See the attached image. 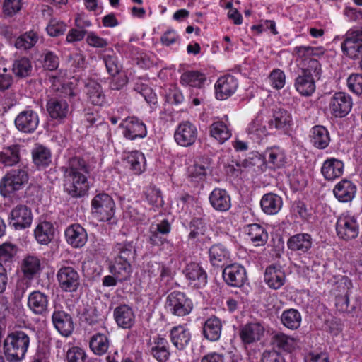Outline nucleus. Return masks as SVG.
<instances>
[{
    "label": "nucleus",
    "mask_w": 362,
    "mask_h": 362,
    "mask_svg": "<svg viewBox=\"0 0 362 362\" xmlns=\"http://www.w3.org/2000/svg\"><path fill=\"white\" fill-rule=\"evenodd\" d=\"M65 191L72 197L85 196L89 189V167L86 160L74 157L63 168Z\"/></svg>",
    "instance_id": "obj_1"
},
{
    "label": "nucleus",
    "mask_w": 362,
    "mask_h": 362,
    "mask_svg": "<svg viewBox=\"0 0 362 362\" xmlns=\"http://www.w3.org/2000/svg\"><path fill=\"white\" fill-rule=\"evenodd\" d=\"M325 52L323 47L296 46L293 49V54L299 62L302 74L320 80L322 73V66L313 57H320Z\"/></svg>",
    "instance_id": "obj_2"
},
{
    "label": "nucleus",
    "mask_w": 362,
    "mask_h": 362,
    "mask_svg": "<svg viewBox=\"0 0 362 362\" xmlns=\"http://www.w3.org/2000/svg\"><path fill=\"white\" fill-rule=\"evenodd\" d=\"M30 337L23 331L9 333L4 341V354L7 361L17 362L23 360L30 346Z\"/></svg>",
    "instance_id": "obj_3"
},
{
    "label": "nucleus",
    "mask_w": 362,
    "mask_h": 362,
    "mask_svg": "<svg viewBox=\"0 0 362 362\" xmlns=\"http://www.w3.org/2000/svg\"><path fill=\"white\" fill-rule=\"evenodd\" d=\"M29 176L24 169H12L8 171L0 182V192L4 196L23 189L28 183Z\"/></svg>",
    "instance_id": "obj_4"
},
{
    "label": "nucleus",
    "mask_w": 362,
    "mask_h": 362,
    "mask_svg": "<svg viewBox=\"0 0 362 362\" xmlns=\"http://www.w3.org/2000/svg\"><path fill=\"white\" fill-rule=\"evenodd\" d=\"M335 227L337 236L346 241L356 238L359 234L360 225L358 218L349 212L338 217Z\"/></svg>",
    "instance_id": "obj_5"
},
{
    "label": "nucleus",
    "mask_w": 362,
    "mask_h": 362,
    "mask_svg": "<svg viewBox=\"0 0 362 362\" xmlns=\"http://www.w3.org/2000/svg\"><path fill=\"white\" fill-rule=\"evenodd\" d=\"M165 306L168 312L175 316H185L193 309L192 300L184 293L177 291L168 294Z\"/></svg>",
    "instance_id": "obj_6"
},
{
    "label": "nucleus",
    "mask_w": 362,
    "mask_h": 362,
    "mask_svg": "<svg viewBox=\"0 0 362 362\" xmlns=\"http://www.w3.org/2000/svg\"><path fill=\"white\" fill-rule=\"evenodd\" d=\"M92 214L100 221H110L115 214V202L107 194H98L91 201Z\"/></svg>",
    "instance_id": "obj_7"
},
{
    "label": "nucleus",
    "mask_w": 362,
    "mask_h": 362,
    "mask_svg": "<svg viewBox=\"0 0 362 362\" xmlns=\"http://www.w3.org/2000/svg\"><path fill=\"white\" fill-rule=\"evenodd\" d=\"M327 110L332 117L341 118L347 115L352 108L351 96L344 92L332 95L327 103Z\"/></svg>",
    "instance_id": "obj_8"
},
{
    "label": "nucleus",
    "mask_w": 362,
    "mask_h": 362,
    "mask_svg": "<svg viewBox=\"0 0 362 362\" xmlns=\"http://www.w3.org/2000/svg\"><path fill=\"white\" fill-rule=\"evenodd\" d=\"M341 49L350 58L362 57V28L351 30L346 33Z\"/></svg>",
    "instance_id": "obj_9"
},
{
    "label": "nucleus",
    "mask_w": 362,
    "mask_h": 362,
    "mask_svg": "<svg viewBox=\"0 0 362 362\" xmlns=\"http://www.w3.org/2000/svg\"><path fill=\"white\" fill-rule=\"evenodd\" d=\"M198 131L190 122L185 121L179 124L174 134L176 143L184 147L192 146L197 140Z\"/></svg>",
    "instance_id": "obj_10"
},
{
    "label": "nucleus",
    "mask_w": 362,
    "mask_h": 362,
    "mask_svg": "<svg viewBox=\"0 0 362 362\" xmlns=\"http://www.w3.org/2000/svg\"><path fill=\"white\" fill-rule=\"evenodd\" d=\"M120 126L123 129V136L129 140L143 139L147 135L145 124L135 117H128L122 121Z\"/></svg>",
    "instance_id": "obj_11"
},
{
    "label": "nucleus",
    "mask_w": 362,
    "mask_h": 362,
    "mask_svg": "<svg viewBox=\"0 0 362 362\" xmlns=\"http://www.w3.org/2000/svg\"><path fill=\"white\" fill-rule=\"evenodd\" d=\"M60 288L66 292L77 290L80 284V277L77 271L71 267H61L57 274Z\"/></svg>",
    "instance_id": "obj_12"
},
{
    "label": "nucleus",
    "mask_w": 362,
    "mask_h": 362,
    "mask_svg": "<svg viewBox=\"0 0 362 362\" xmlns=\"http://www.w3.org/2000/svg\"><path fill=\"white\" fill-rule=\"evenodd\" d=\"M8 221L9 225L16 230L30 227L33 221L31 210L25 205H18L11 210Z\"/></svg>",
    "instance_id": "obj_13"
},
{
    "label": "nucleus",
    "mask_w": 362,
    "mask_h": 362,
    "mask_svg": "<svg viewBox=\"0 0 362 362\" xmlns=\"http://www.w3.org/2000/svg\"><path fill=\"white\" fill-rule=\"evenodd\" d=\"M183 274L189 286L194 288H202L207 283V274L204 269L196 262L187 264Z\"/></svg>",
    "instance_id": "obj_14"
},
{
    "label": "nucleus",
    "mask_w": 362,
    "mask_h": 362,
    "mask_svg": "<svg viewBox=\"0 0 362 362\" xmlns=\"http://www.w3.org/2000/svg\"><path fill=\"white\" fill-rule=\"evenodd\" d=\"M39 124V117L37 112L32 110L21 112L15 119L16 128L24 133L33 132Z\"/></svg>",
    "instance_id": "obj_15"
},
{
    "label": "nucleus",
    "mask_w": 362,
    "mask_h": 362,
    "mask_svg": "<svg viewBox=\"0 0 362 362\" xmlns=\"http://www.w3.org/2000/svg\"><path fill=\"white\" fill-rule=\"evenodd\" d=\"M122 160L126 167L135 175H141L146 170V157L142 152L138 150L124 152Z\"/></svg>",
    "instance_id": "obj_16"
},
{
    "label": "nucleus",
    "mask_w": 362,
    "mask_h": 362,
    "mask_svg": "<svg viewBox=\"0 0 362 362\" xmlns=\"http://www.w3.org/2000/svg\"><path fill=\"white\" fill-rule=\"evenodd\" d=\"M223 277L228 285L236 287L243 286L247 280L245 269L238 264L226 267L223 271Z\"/></svg>",
    "instance_id": "obj_17"
},
{
    "label": "nucleus",
    "mask_w": 362,
    "mask_h": 362,
    "mask_svg": "<svg viewBox=\"0 0 362 362\" xmlns=\"http://www.w3.org/2000/svg\"><path fill=\"white\" fill-rule=\"evenodd\" d=\"M238 81L230 75L220 77L215 84L216 97L223 100L231 96L237 90Z\"/></svg>",
    "instance_id": "obj_18"
},
{
    "label": "nucleus",
    "mask_w": 362,
    "mask_h": 362,
    "mask_svg": "<svg viewBox=\"0 0 362 362\" xmlns=\"http://www.w3.org/2000/svg\"><path fill=\"white\" fill-rule=\"evenodd\" d=\"M64 233L66 242L74 248L82 247L88 240L86 230L79 224L69 226Z\"/></svg>",
    "instance_id": "obj_19"
},
{
    "label": "nucleus",
    "mask_w": 362,
    "mask_h": 362,
    "mask_svg": "<svg viewBox=\"0 0 362 362\" xmlns=\"http://www.w3.org/2000/svg\"><path fill=\"white\" fill-rule=\"evenodd\" d=\"M264 333V327L260 323L254 322L242 327L239 335L244 344H250L260 340Z\"/></svg>",
    "instance_id": "obj_20"
},
{
    "label": "nucleus",
    "mask_w": 362,
    "mask_h": 362,
    "mask_svg": "<svg viewBox=\"0 0 362 362\" xmlns=\"http://www.w3.org/2000/svg\"><path fill=\"white\" fill-rule=\"evenodd\" d=\"M52 318L54 327L62 336L68 337L72 333V319L63 310H54Z\"/></svg>",
    "instance_id": "obj_21"
},
{
    "label": "nucleus",
    "mask_w": 362,
    "mask_h": 362,
    "mask_svg": "<svg viewBox=\"0 0 362 362\" xmlns=\"http://www.w3.org/2000/svg\"><path fill=\"white\" fill-rule=\"evenodd\" d=\"M356 192V185L346 179L339 181L333 189L334 197L341 202L351 201L355 197Z\"/></svg>",
    "instance_id": "obj_22"
},
{
    "label": "nucleus",
    "mask_w": 362,
    "mask_h": 362,
    "mask_svg": "<svg viewBox=\"0 0 362 362\" xmlns=\"http://www.w3.org/2000/svg\"><path fill=\"white\" fill-rule=\"evenodd\" d=\"M48 297L39 291H33L28 296V306L36 315H44L48 309Z\"/></svg>",
    "instance_id": "obj_23"
},
{
    "label": "nucleus",
    "mask_w": 362,
    "mask_h": 362,
    "mask_svg": "<svg viewBox=\"0 0 362 362\" xmlns=\"http://www.w3.org/2000/svg\"><path fill=\"white\" fill-rule=\"evenodd\" d=\"M211 206L218 211H227L231 206L230 197L228 192L222 189L216 188L209 194Z\"/></svg>",
    "instance_id": "obj_24"
},
{
    "label": "nucleus",
    "mask_w": 362,
    "mask_h": 362,
    "mask_svg": "<svg viewBox=\"0 0 362 362\" xmlns=\"http://www.w3.org/2000/svg\"><path fill=\"white\" fill-rule=\"evenodd\" d=\"M245 233L254 246H262L268 240V233L259 224L253 223L245 227Z\"/></svg>",
    "instance_id": "obj_25"
},
{
    "label": "nucleus",
    "mask_w": 362,
    "mask_h": 362,
    "mask_svg": "<svg viewBox=\"0 0 362 362\" xmlns=\"http://www.w3.org/2000/svg\"><path fill=\"white\" fill-rule=\"evenodd\" d=\"M344 163L337 159L330 158L326 160L321 168V173L327 180H335L342 175Z\"/></svg>",
    "instance_id": "obj_26"
},
{
    "label": "nucleus",
    "mask_w": 362,
    "mask_h": 362,
    "mask_svg": "<svg viewBox=\"0 0 362 362\" xmlns=\"http://www.w3.org/2000/svg\"><path fill=\"white\" fill-rule=\"evenodd\" d=\"M260 205L262 211L268 215L279 213L283 206L281 197L274 193H267L261 199Z\"/></svg>",
    "instance_id": "obj_27"
},
{
    "label": "nucleus",
    "mask_w": 362,
    "mask_h": 362,
    "mask_svg": "<svg viewBox=\"0 0 362 362\" xmlns=\"http://www.w3.org/2000/svg\"><path fill=\"white\" fill-rule=\"evenodd\" d=\"M272 342L276 347L289 353L300 347L298 339L282 332L275 334L272 337Z\"/></svg>",
    "instance_id": "obj_28"
},
{
    "label": "nucleus",
    "mask_w": 362,
    "mask_h": 362,
    "mask_svg": "<svg viewBox=\"0 0 362 362\" xmlns=\"http://www.w3.org/2000/svg\"><path fill=\"white\" fill-rule=\"evenodd\" d=\"M265 123L266 121L264 115L262 113H259L248 124L247 132L252 139H262L268 134Z\"/></svg>",
    "instance_id": "obj_29"
},
{
    "label": "nucleus",
    "mask_w": 362,
    "mask_h": 362,
    "mask_svg": "<svg viewBox=\"0 0 362 362\" xmlns=\"http://www.w3.org/2000/svg\"><path fill=\"white\" fill-rule=\"evenodd\" d=\"M265 283L273 289L280 288L285 282V274L279 267L269 266L264 272Z\"/></svg>",
    "instance_id": "obj_30"
},
{
    "label": "nucleus",
    "mask_w": 362,
    "mask_h": 362,
    "mask_svg": "<svg viewBox=\"0 0 362 362\" xmlns=\"http://www.w3.org/2000/svg\"><path fill=\"white\" fill-rule=\"evenodd\" d=\"M114 316L117 324L122 328L128 329L134 324V314L128 305L117 307L114 311Z\"/></svg>",
    "instance_id": "obj_31"
},
{
    "label": "nucleus",
    "mask_w": 362,
    "mask_h": 362,
    "mask_svg": "<svg viewBox=\"0 0 362 362\" xmlns=\"http://www.w3.org/2000/svg\"><path fill=\"white\" fill-rule=\"evenodd\" d=\"M288 247L293 251L303 253L308 252L312 246L311 236L308 233H299L291 236L287 242Z\"/></svg>",
    "instance_id": "obj_32"
},
{
    "label": "nucleus",
    "mask_w": 362,
    "mask_h": 362,
    "mask_svg": "<svg viewBox=\"0 0 362 362\" xmlns=\"http://www.w3.org/2000/svg\"><path fill=\"white\" fill-rule=\"evenodd\" d=\"M209 257L214 266H219L227 262L230 257V252L223 244L213 245L209 250Z\"/></svg>",
    "instance_id": "obj_33"
},
{
    "label": "nucleus",
    "mask_w": 362,
    "mask_h": 362,
    "mask_svg": "<svg viewBox=\"0 0 362 362\" xmlns=\"http://www.w3.org/2000/svg\"><path fill=\"white\" fill-rule=\"evenodd\" d=\"M85 92L88 100L95 105H102L105 101V97L100 85L93 80H89L86 82Z\"/></svg>",
    "instance_id": "obj_34"
},
{
    "label": "nucleus",
    "mask_w": 362,
    "mask_h": 362,
    "mask_svg": "<svg viewBox=\"0 0 362 362\" xmlns=\"http://www.w3.org/2000/svg\"><path fill=\"white\" fill-rule=\"evenodd\" d=\"M170 339L173 344L177 349L182 350L188 345L191 339V334L188 329L180 325L171 329Z\"/></svg>",
    "instance_id": "obj_35"
},
{
    "label": "nucleus",
    "mask_w": 362,
    "mask_h": 362,
    "mask_svg": "<svg viewBox=\"0 0 362 362\" xmlns=\"http://www.w3.org/2000/svg\"><path fill=\"white\" fill-rule=\"evenodd\" d=\"M310 141L316 148H325L330 141L328 130L321 125L313 127L310 132Z\"/></svg>",
    "instance_id": "obj_36"
},
{
    "label": "nucleus",
    "mask_w": 362,
    "mask_h": 362,
    "mask_svg": "<svg viewBox=\"0 0 362 362\" xmlns=\"http://www.w3.org/2000/svg\"><path fill=\"white\" fill-rule=\"evenodd\" d=\"M318 81L317 78L309 75L301 74L295 81V88L296 90L302 95L308 96L312 95L316 88L315 82Z\"/></svg>",
    "instance_id": "obj_37"
},
{
    "label": "nucleus",
    "mask_w": 362,
    "mask_h": 362,
    "mask_svg": "<svg viewBox=\"0 0 362 362\" xmlns=\"http://www.w3.org/2000/svg\"><path fill=\"white\" fill-rule=\"evenodd\" d=\"M151 351L157 361L160 362L166 361L170 356L168 341L160 337L155 338L151 344Z\"/></svg>",
    "instance_id": "obj_38"
},
{
    "label": "nucleus",
    "mask_w": 362,
    "mask_h": 362,
    "mask_svg": "<svg viewBox=\"0 0 362 362\" xmlns=\"http://www.w3.org/2000/svg\"><path fill=\"white\" fill-rule=\"evenodd\" d=\"M47 110L52 118L62 120L68 115L69 105L65 100L52 99L47 103Z\"/></svg>",
    "instance_id": "obj_39"
},
{
    "label": "nucleus",
    "mask_w": 362,
    "mask_h": 362,
    "mask_svg": "<svg viewBox=\"0 0 362 362\" xmlns=\"http://www.w3.org/2000/svg\"><path fill=\"white\" fill-rule=\"evenodd\" d=\"M221 330V321L216 317H209L204 325V335L211 341H217L220 338Z\"/></svg>",
    "instance_id": "obj_40"
},
{
    "label": "nucleus",
    "mask_w": 362,
    "mask_h": 362,
    "mask_svg": "<svg viewBox=\"0 0 362 362\" xmlns=\"http://www.w3.org/2000/svg\"><path fill=\"white\" fill-rule=\"evenodd\" d=\"M37 241L43 245L51 242L54 238V228L53 225L48 221H42L37 224L34 231Z\"/></svg>",
    "instance_id": "obj_41"
},
{
    "label": "nucleus",
    "mask_w": 362,
    "mask_h": 362,
    "mask_svg": "<svg viewBox=\"0 0 362 362\" xmlns=\"http://www.w3.org/2000/svg\"><path fill=\"white\" fill-rule=\"evenodd\" d=\"M20 161V148L18 145H11L3 148L0 151V163L5 167L16 165Z\"/></svg>",
    "instance_id": "obj_42"
},
{
    "label": "nucleus",
    "mask_w": 362,
    "mask_h": 362,
    "mask_svg": "<svg viewBox=\"0 0 362 362\" xmlns=\"http://www.w3.org/2000/svg\"><path fill=\"white\" fill-rule=\"evenodd\" d=\"M110 344V341L107 336L101 333L93 334L89 341L90 350L98 356L105 354L107 351Z\"/></svg>",
    "instance_id": "obj_43"
},
{
    "label": "nucleus",
    "mask_w": 362,
    "mask_h": 362,
    "mask_svg": "<svg viewBox=\"0 0 362 362\" xmlns=\"http://www.w3.org/2000/svg\"><path fill=\"white\" fill-rule=\"evenodd\" d=\"M264 159L270 168H281L286 163L285 152L279 147H272L264 152Z\"/></svg>",
    "instance_id": "obj_44"
},
{
    "label": "nucleus",
    "mask_w": 362,
    "mask_h": 362,
    "mask_svg": "<svg viewBox=\"0 0 362 362\" xmlns=\"http://www.w3.org/2000/svg\"><path fill=\"white\" fill-rule=\"evenodd\" d=\"M41 270V263L40 259L34 255L25 257L21 264V271L24 276L28 279H33L38 274Z\"/></svg>",
    "instance_id": "obj_45"
},
{
    "label": "nucleus",
    "mask_w": 362,
    "mask_h": 362,
    "mask_svg": "<svg viewBox=\"0 0 362 362\" xmlns=\"http://www.w3.org/2000/svg\"><path fill=\"white\" fill-rule=\"evenodd\" d=\"M206 81L205 75L198 71H187L180 79V83L186 87L202 88Z\"/></svg>",
    "instance_id": "obj_46"
},
{
    "label": "nucleus",
    "mask_w": 362,
    "mask_h": 362,
    "mask_svg": "<svg viewBox=\"0 0 362 362\" xmlns=\"http://www.w3.org/2000/svg\"><path fill=\"white\" fill-rule=\"evenodd\" d=\"M271 127L286 129L293 124V119L290 112L279 109L274 112L273 119L269 122Z\"/></svg>",
    "instance_id": "obj_47"
},
{
    "label": "nucleus",
    "mask_w": 362,
    "mask_h": 362,
    "mask_svg": "<svg viewBox=\"0 0 362 362\" xmlns=\"http://www.w3.org/2000/svg\"><path fill=\"white\" fill-rule=\"evenodd\" d=\"M190 230L189 238L192 241L205 243L206 240H209V238L205 234L206 228L201 219H193L190 224Z\"/></svg>",
    "instance_id": "obj_48"
},
{
    "label": "nucleus",
    "mask_w": 362,
    "mask_h": 362,
    "mask_svg": "<svg viewBox=\"0 0 362 362\" xmlns=\"http://www.w3.org/2000/svg\"><path fill=\"white\" fill-rule=\"evenodd\" d=\"M210 134L221 144L225 142L231 136V132L227 124L222 121L214 122L211 125Z\"/></svg>",
    "instance_id": "obj_49"
},
{
    "label": "nucleus",
    "mask_w": 362,
    "mask_h": 362,
    "mask_svg": "<svg viewBox=\"0 0 362 362\" xmlns=\"http://www.w3.org/2000/svg\"><path fill=\"white\" fill-rule=\"evenodd\" d=\"M283 325L290 329H296L301 323V315L296 309H288L283 312L281 316Z\"/></svg>",
    "instance_id": "obj_50"
},
{
    "label": "nucleus",
    "mask_w": 362,
    "mask_h": 362,
    "mask_svg": "<svg viewBox=\"0 0 362 362\" xmlns=\"http://www.w3.org/2000/svg\"><path fill=\"white\" fill-rule=\"evenodd\" d=\"M32 157L34 163L38 167L47 166L51 161L49 151L41 145H37L33 149Z\"/></svg>",
    "instance_id": "obj_51"
},
{
    "label": "nucleus",
    "mask_w": 362,
    "mask_h": 362,
    "mask_svg": "<svg viewBox=\"0 0 362 362\" xmlns=\"http://www.w3.org/2000/svg\"><path fill=\"white\" fill-rule=\"evenodd\" d=\"M111 272L116 276L118 281H125L130 276L132 269L129 262L116 259L112 265Z\"/></svg>",
    "instance_id": "obj_52"
},
{
    "label": "nucleus",
    "mask_w": 362,
    "mask_h": 362,
    "mask_svg": "<svg viewBox=\"0 0 362 362\" xmlns=\"http://www.w3.org/2000/svg\"><path fill=\"white\" fill-rule=\"evenodd\" d=\"M37 41V34L33 31H29L16 39L15 46L18 49H28L33 47Z\"/></svg>",
    "instance_id": "obj_53"
},
{
    "label": "nucleus",
    "mask_w": 362,
    "mask_h": 362,
    "mask_svg": "<svg viewBox=\"0 0 362 362\" xmlns=\"http://www.w3.org/2000/svg\"><path fill=\"white\" fill-rule=\"evenodd\" d=\"M13 71L19 77H26L29 76L32 71L30 61L25 57L16 60L13 64Z\"/></svg>",
    "instance_id": "obj_54"
},
{
    "label": "nucleus",
    "mask_w": 362,
    "mask_h": 362,
    "mask_svg": "<svg viewBox=\"0 0 362 362\" xmlns=\"http://www.w3.org/2000/svg\"><path fill=\"white\" fill-rule=\"evenodd\" d=\"M145 194L146 201L153 207L158 208L163 204V199L158 189L149 187L146 189Z\"/></svg>",
    "instance_id": "obj_55"
},
{
    "label": "nucleus",
    "mask_w": 362,
    "mask_h": 362,
    "mask_svg": "<svg viewBox=\"0 0 362 362\" xmlns=\"http://www.w3.org/2000/svg\"><path fill=\"white\" fill-rule=\"evenodd\" d=\"M16 252V246L10 242H5L0 245V264L3 262H10Z\"/></svg>",
    "instance_id": "obj_56"
},
{
    "label": "nucleus",
    "mask_w": 362,
    "mask_h": 362,
    "mask_svg": "<svg viewBox=\"0 0 362 362\" xmlns=\"http://www.w3.org/2000/svg\"><path fill=\"white\" fill-rule=\"evenodd\" d=\"M103 60L108 73L115 76L119 73L122 66L115 54H105Z\"/></svg>",
    "instance_id": "obj_57"
},
{
    "label": "nucleus",
    "mask_w": 362,
    "mask_h": 362,
    "mask_svg": "<svg viewBox=\"0 0 362 362\" xmlns=\"http://www.w3.org/2000/svg\"><path fill=\"white\" fill-rule=\"evenodd\" d=\"M66 30V25L57 19H52L47 25L46 30L51 37H57L63 35Z\"/></svg>",
    "instance_id": "obj_58"
},
{
    "label": "nucleus",
    "mask_w": 362,
    "mask_h": 362,
    "mask_svg": "<svg viewBox=\"0 0 362 362\" xmlns=\"http://www.w3.org/2000/svg\"><path fill=\"white\" fill-rule=\"evenodd\" d=\"M117 250L119 255L116 259L122 261H127L134 257V246L131 243L118 244L117 245Z\"/></svg>",
    "instance_id": "obj_59"
},
{
    "label": "nucleus",
    "mask_w": 362,
    "mask_h": 362,
    "mask_svg": "<svg viewBox=\"0 0 362 362\" xmlns=\"http://www.w3.org/2000/svg\"><path fill=\"white\" fill-rule=\"evenodd\" d=\"M271 85L276 89H281L285 85L286 76L283 71L276 69L273 70L269 75Z\"/></svg>",
    "instance_id": "obj_60"
},
{
    "label": "nucleus",
    "mask_w": 362,
    "mask_h": 362,
    "mask_svg": "<svg viewBox=\"0 0 362 362\" xmlns=\"http://www.w3.org/2000/svg\"><path fill=\"white\" fill-rule=\"evenodd\" d=\"M349 89L356 95L362 94V75L351 74L347 79Z\"/></svg>",
    "instance_id": "obj_61"
},
{
    "label": "nucleus",
    "mask_w": 362,
    "mask_h": 362,
    "mask_svg": "<svg viewBox=\"0 0 362 362\" xmlns=\"http://www.w3.org/2000/svg\"><path fill=\"white\" fill-rule=\"evenodd\" d=\"M21 7V0H5L3 4V13L5 16H12L18 13Z\"/></svg>",
    "instance_id": "obj_62"
},
{
    "label": "nucleus",
    "mask_w": 362,
    "mask_h": 362,
    "mask_svg": "<svg viewBox=\"0 0 362 362\" xmlns=\"http://www.w3.org/2000/svg\"><path fill=\"white\" fill-rule=\"evenodd\" d=\"M86 40L89 46L95 48H104L108 45V42L106 39L100 37L92 31L87 33Z\"/></svg>",
    "instance_id": "obj_63"
},
{
    "label": "nucleus",
    "mask_w": 362,
    "mask_h": 362,
    "mask_svg": "<svg viewBox=\"0 0 362 362\" xmlns=\"http://www.w3.org/2000/svg\"><path fill=\"white\" fill-rule=\"evenodd\" d=\"M66 358L68 362H85L86 354L82 349L74 346L67 351Z\"/></svg>",
    "instance_id": "obj_64"
}]
</instances>
